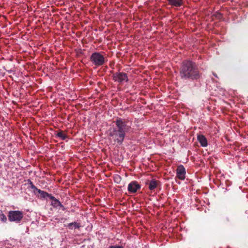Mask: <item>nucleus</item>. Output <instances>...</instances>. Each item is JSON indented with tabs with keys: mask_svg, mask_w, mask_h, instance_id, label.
Segmentation results:
<instances>
[{
	"mask_svg": "<svg viewBox=\"0 0 248 248\" xmlns=\"http://www.w3.org/2000/svg\"><path fill=\"white\" fill-rule=\"evenodd\" d=\"M38 193L40 194L41 198H45L47 197V196L48 195V193H47L44 191H43L41 189L38 190Z\"/></svg>",
	"mask_w": 248,
	"mask_h": 248,
	"instance_id": "4468645a",
	"label": "nucleus"
},
{
	"mask_svg": "<svg viewBox=\"0 0 248 248\" xmlns=\"http://www.w3.org/2000/svg\"><path fill=\"white\" fill-rule=\"evenodd\" d=\"M169 4L173 7H180L184 4V0H167Z\"/></svg>",
	"mask_w": 248,
	"mask_h": 248,
	"instance_id": "1a4fd4ad",
	"label": "nucleus"
},
{
	"mask_svg": "<svg viewBox=\"0 0 248 248\" xmlns=\"http://www.w3.org/2000/svg\"><path fill=\"white\" fill-rule=\"evenodd\" d=\"M0 221L2 222L5 223L7 221L6 217L2 213L1 211H0Z\"/></svg>",
	"mask_w": 248,
	"mask_h": 248,
	"instance_id": "2eb2a0df",
	"label": "nucleus"
},
{
	"mask_svg": "<svg viewBox=\"0 0 248 248\" xmlns=\"http://www.w3.org/2000/svg\"><path fill=\"white\" fill-rule=\"evenodd\" d=\"M8 219L11 222L19 223L24 217V214L22 211L19 210L10 211L8 213Z\"/></svg>",
	"mask_w": 248,
	"mask_h": 248,
	"instance_id": "20e7f679",
	"label": "nucleus"
},
{
	"mask_svg": "<svg viewBox=\"0 0 248 248\" xmlns=\"http://www.w3.org/2000/svg\"><path fill=\"white\" fill-rule=\"evenodd\" d=\"M198 140L202 146L206 147L207 146V140L206 138L203 135H199L198 136Z\"/></svg>",
	"mask_w": 248,
	"mask_h": 248,
	"instance_id": "9d476101",
	"label": "nucleus"
},
{
	"mask_svg": "<svg viewBox=\"0 0 248 248\" xmlns=\"http://www.w3.org/2000/svg\"><path fill=\"white\" fill-rule=\"evenodd\" d=\"M31 188V189H32L33 190V192L35 194H36V192H38V190H40L39 189H38L36 186H30Z\"/></svg>",
	"mask_w": 248,
	"mask_h": 248,
	"instance_id": "a211bd4d",
	"label": "nucleus"
},
{
	"mask_svg": "<svg viewBox=\"0 0 248 248\" xmlns=\"http://www.w3.org/2000/svg\"><path fill=\"white\" fill-rule=\"evenodd\" d=\"M90 61L96 66L103 65L105 62L104 56L101 53L96 52L92 54Z\"/></svg>",
	"mask_w": 248,
	"mask_h": 248,
	"instance_id": "7ed1b4c3",
	"label": "nucleus"
},
{
	"mask_svg": "<svg viewBox=\"0 0 248 248\" xmlns=\"http://www.w3.org/2000/svg\"><path fill=\"white\" fill-rule=\"evenodd\" d=\"M213 16L214 18H215L216 19H220L222 17V15L220 13H219L218 12H216L213 15Z\"/></svg>",
	"mask_w": 248,
	"mask_h": 248,
	"instance_id": "dca6fc26",
	"label": "nucleus"
},
{
	"mask_svg": "<svg viewBox=\"0 0 248 248\" xmlns=\"http://www.w3.org/2000/svg\"><path fill=\"white\" fill-rule=\"evenodd\" d=\"M130 129L127 125H113L108 130V135L118 144H122L126 133Z\"/></svg>",
	"mask_w": 248,
	"mask_h": 248,
	"instance_id": "f03ea898",
	"label": "nucleus"
},
{
	"mask_svg": "<svg viewBox=\"0 0 248 248\" xmlns=\"http://www.w3.org/2000/svg\"><path fill=\"white\" fill-rule=\"evenodd\" d=\"M47 197L49 198L51 200H52V202H53L56 199L54 196L49 193Z\"/></svg>",
	"mask_w": 248,
	"mask_h": 248,
	"instance_id": "6ab92c4d",
	"label": "nucleus"
},
{
	"mask_svg": "<svg viewBox=\"0 0 248 248\" xmlns=\"http://www.w3.org/2000/svg\"><path fill=\"white\" fill-rule=\"evenodd\" d=\"M202 73L197 64L191 61H184L180 69V76L184 80H197L200 78Z\"/></svg>",
	"mask_w": 248,
	"mask_h": 248,
	"instance_id": "f257e3e1",
	"label": "nucleus"
},
{
	"mask_svg": "<svg viewBox=\"0 0 248 248\" xmlns=\"http://www.w3.org/2000/svg\"><path fill=\"white\" fill-rule=\"evenodd\" d=\"M186 169L183 165L178 166L176 169V174L179 179L184 180L186 177Z\"/></svg>",
	"mask_w": 248,
	"mask_h": 248,
	"instance_id": "6e6552de",
	"label": "nucleus"
},
{
	"mask_svg": "<svg viewBox=\"0 0 248 248\" xmlns=\"http://www.w3.org/2000/svg\"><path fill=\"white\" fill-rule=\"evenodd\" d=\"M57 135L58 137L60 138L62 140H65L67 137L66 135L62 131H60L59 132Z\"/></svg>",
	"mask_w": 248,
	"mask_h": 248,
	"instance_id": "ddd939ff",
	"label": "nucleus"
},
{
	"mask_svg": "<svg viewBox=\"0 0 248 248\" xmlns=\"http://www.w3.org/2000/svg\"><path fill=\"white\" fill-rule=\"evenodd\" d=\"M146 185H148L149 189L153 191H154L158 187H160L161 186L160 181L155 179L148 181L146 182Z\"/></svg>",
	"mask_w": 248,
	"mask_h": 248,
	"instance_id": "423d86ee",
	"label": "nucleus"
},
{
	"mask_svg": "<svg viewBox=\"0 0 248 248\" xmlns=\"http://www.w3.org/2000/svg\"><path fill=\"white\" fill-rule=\"evenodd\" d=\"M115 122L116 124H124L127 123V122H125L124 120L118 118L116 119Z\"/></svg>",
	"mask_w": 248,
	"mask_h": 248,
	"instance_id": "f3484780",
	"label": "nucleus"
},
{
	"mask_svg": "<svg viewBox=\"0 0 248 248\" xmlns=\"http://www.w3.org/2000/svg\"><path fill=\"white\" fill-rule=\"evenodd\" d=\"M112 79L115 82L120 83L128 81L127 74L124 72L114 73L112 75Z\"/></svg>",
	"mask_w": 248,
	"mask_h": 248,
	"instance_id": "39448f33",
	"label": "nucleus"
},
{
	"mask_svg": "<svg viewBox=\"0 0 248 248\" xmlns=\"http://www.w3.org/2000/svg\"><path fill=\"white\" fill-rule=\"evenodd\" d=\"M52 205L55 207L59 206L62 209L64 208V206L62 205L61 202L57 199H56L53 202H52Z\"/></svg>",
	"mask_w": 248,
	"mask_h": 248,
	"instance_id": "f8f14e48",
	"label": "nucleus"
},
{
	"mask_svg": "<svg viewBox=\"0 0 248 248\" xmlns=\"http://www.w3.org/2000/svg\"><path fill=\"white\" fill-rule=\"evenodd\" d=\"M67 227L70 230H74L76 229H79L81 227V225L79 223L74 222L68 224Z\"/></svg>",
	"mask_w": 248,
	"mask_h": 248,
	"instance_id": "9b49d317",
	"label": "nucleus"
},
{
	"mask_svg": "<svg viewBox=\"0 0 248 248\" xmlns=\"http://www.w3.org/2000/svg\"><path fill=\"white\" fill-rule=\"evenodd\" d=\"M29 184H30V185H31V186H34V185L33 184V183H32L31 180H29Z\"/></svg>",
	"mask_w": 248,
	"mask_h": 248,
	"instance_id": "412c9836",
	"label": "nucleus"
},
{
	"mask_svg": "<svg viewBox=\"0 0 248 248\" xmlns=\"http://www.w3.org/2000/svg\"><path fill=\"white\" fill-rule=\"evenodd\" d=\"M141 186L136 181L131 182L128 185L127 189L129 193H136L138 190L140 189Z\"/></svg>",
	"mask_w": 248,
	"mask_h": 248,
	"instance_id": "0eeeda50",
	"label": "nucleus"
},
{
	"mask_svg": "<svg viewBox=\"0 0 248 248\" xmlns=\"http://www.w3.org/2000/svg\"><path fill=\"white\" fill-rule=\"evenodd\" d=\"M108 248H124L122 246H112L109 247Z\"/></svg>",
	"mask_w": 248,
	"mask_h": 248,
	"instance_id": "aec40b11",
	"label": "nucleus"
}]
</instances>
